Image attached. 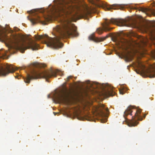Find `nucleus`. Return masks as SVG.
I'll return each mask as SVG.
<instances>
[{"instance_id": "1", "label": "nucleus", "mask_w": 155, "mask_h": 155, "mask_svg": "<svg viewBox=\"0 0 155 155\" xmlns=\"http://www.w3.org/2000/svg\"><path fill=\"white\" fill-rule=\"evenodd\" d=\"M54 34L55 36L52 38L47 35H35V39L37 40H42V42L46 45L48 47L58 49L62 48L63 44L60 39L66 37H77L78 33L77 28L70 23L68 19L61 21L60 25H57L54 28Z\"/></svg>"}, {"instance_id": "2", "label": "nucleus", "mask_w": 155, "mask_h": 155, "mask_svg": "<svg viewBox=\"0 0 155 155\" xmlns=\"http://www.w3.org/2000/svg\"><path fill=\"white\" fill-rule=\"evenodd\" d=\"M5 39L9 44V50L11 49H18L22 53H24L25 51L27 49H31L33 50H37L39 47L38 45L32 40L25 43L21 42L15 35H12L10 37H6Z\"/></svg>"}, {"instance_id": "3", "label": "nucleus", "mask_w": 155, "mask_h": 155, "mask_svg": "<svg viewBox=\"0 0 155 155\" xmlns=\"http://www.w3.org/2000/svg\"><path fill=\"white\" fill-rule=\"evenodd\" d=\"M59 74L61 76L63 75V74L61 72L58 71H55L51 69L49 71H45L41 72L34 71L32 75L28 74L26 78L24 79V81L26 83L29 84L30 80L33 79H36L39 78H43L46 79L47 81L48 78L52 77H56L57 74Z\"/></svg>"}, {"instance_id": "4", "label": "nucleus", "mask_w": 155, "mask_h": 155, "mask_svg": "<svg viewBox=\"0 0 155 155\" xmlns=\"http://www.w3.org/2000/svg\"><path fill=\"white\" fill-rule=\"evenodd\" d=\"M126 20L121 19L112 18L110 20L106 19L104 23L102 24L103 28H98L96 31L98 34H101L104 31L106 32L109 31L113 28L109 26L110 24H116L119 26H126Z\"/></svg>"}, {"instance_id": "5", "label": "nucleus", "mask_w": 155, "mask_h": 155, "mask_svg": "<svg viewBox=\"0 0 155 155\" xmlns=\"http://www.w3.org/2000/svg\"><path fill=\"white\" fill-rule=\"evenodd\" d=\"M74 7L71 4L65 3L63 5L60 9L61 11L64 13L67 18H73L74 14L72 13L74 11Z\"/></svg>"}, {"instance_id": "6", "label": "nucleus", "mask_w": 155, "mask_h": 155, "mask_svg": "<svg viewBox=\"0 0 155 155\" xmlns=\"http://www.w3.org/2000/svg\"><path fill=\"white\" fill-rule=\"evenodd\" d=\"M141 110L139 109L136 110L135 115L132 117V119L130 120L127 123L129 127L135 126L138 124L137 120L141 121L143 118L140 115Z\"/></svg>"}, {"instance_id": "7", "label": "nucleus", "mask_w": 155, "mask_h": 155, "mask_svg": "<svg viewBox=\"0 0 155 155\" xmlns=\"http://www.w3.org/2000/svg\"><path fill=\"white\" fill-rule=\"evenodd\" d=\"M16 69L12 65H7L0 67V76H6L10 73H13Z\"/></svg>"}, {"instance_id": "8", "label": "nucleus", "mask_w": 155, "mask_h": 155, "mask_svg": "<svg viewBox=\"0 0 155 155\" xmlns=\"http://www.w3.org/2000/svg\"><path fill=\"white\" fill-rule=\"evenodd\" d=\"M105 111L108 112V109L105 108L103 104H101L99 107H96L95 111L97 115L101 117H104L106 115Z\"/></svg>"}, {"instance_id": "9", "label": "nucleus", "mask_w": 155, "mask_h": 155, "mask_svg": "<svg viewBox=\"0 0 155 155\" xmlns=\"http://www.w3.org/2000/svg\"><path fill=\"white\" fill-rule=\"evenodd\" d=\"M145 72L150 78H154L155 77V64L151 65L145 71Z\"/></svg>"}, {"instance_id": "10", "label": "nucleus", "mask_w": 155, "mask_h": 155, "mask_svg": "<svg viewBox=\"0 0 155 155\" xmlns=\"http://www.w3.org/2000/svg\"><path fill=\"white\" fill-rule=\"evenodd\" d=\"M109 37L107 35L105 37L97 38H95L93 34L91 35L89 37V39L90 40H93L97 42H100L104 41Z\"/></svg>"}, {"instance_id": "11", "label": "nucleus", "mask_w": 155, "mask_h": 155, "mask_svg": "<svg viewBox=\"0 0 155 155\" xmlns=\"http://www.w3.org/2000/svg\"><path fill=\"white\" fill-rule=\"evenodd\" d=\"M103 95L105 97L108 96H113L115 94V92L113 90V89L110 86H109L107 90H104L103 92Z\"/></svg>"}, {"instance_id": "12", "label": "nucleus", "mask_w": 155, "mask_h": 155, "mask_svg": "<svg viewBox=\"0 0 155 155\" xmlns=\"http://www.w3.org/2000/svg\"><path fill=\"white\" fill-rule=\"evenodd\" d=\"M30 21L32 24L34 25L38 22H41L43 25H46V23L44 21H42L39 16L37 15L35 18H34L30 19Z\"/></svg>"}, {"instance_id": "13", "label": "nucleus", "mask_w": 155, "mask_h": 155, "mask_svg": "<svg viewBox=\"0 0 155 155\" xmlns=\"http://www.w3.org/2000/svg\"><path fill=\"white\" fill-rule=\"evenodd\" d=\"M57 100L59 102H64L66 100L65 96L62 94L59 95L57 97Z\"/></svg>"}, {"instance_id": "14", "label": "nucleus", "mask_w": 155, "mask_h": 155, "mask_svg": "<svg viewBox=\"0 0 155 155\" xmlns=\"http://www.w3.org/2000/svg\"><path fill=\"white\" fill-rule=\"evenodd\" d=\"M142 11L144 12H149L151 13V14L155 16V9H150L148 8H142Z\"/></svg>"}, {"instance_id": "15", "label": "nucleus", "mask_w": 155, "mask_h": 155, "mask_svg": "<svg viewBox=\"0 0 155 155\" xmlns=\"http://www.w3.org/2000/svg\"><path fill=\"white\" fill-rule=\"evenodd\" d=\"M132 111L131 110V109L130 108V107H128L124 112V116L125 118L126 119L125 116H127L128 114H130V115H132Z\"/></svg>"}, {"instance_id": "16", "label": "nucleus", "mask_w": 155, "mask_h": 155, "mask_svg": "<svg viewBox=\"0 0 155 155\" xmlns=\"http://www.w3.org/2000/svg\"><path fill=\"white\" fill-rule=\"evenodd\" d=\"M125 60L126 62L131 61L133 59V56L130 54H127L125 55Z\"/></svg>"}, {"instance_id": "17", "label": "nucleus", "mask_w": 155, "mask_h": 155, "mask_svg": "<svg viewBox=\"0 0 155 155\" xmlns=\"http://www.w3.org/2000/svg\"><path fill=\"white\" fill-rule=\"evenodd\" d=\"M121 7V5L120 4H114L112 5L109 8V10L110 9H119Z\"/></svg>"}, {"instance_id": "18", "label": "nucleus", "mask_w": 155, "mask_h": 155, "mask_svg": "<svg viewBox=\"0 0 155 155\" xmlns=\"http://www.w3.org/2000/svg\"><path fill=\"white\" fill-rule=\"evenodd\" d=\"M151 39L152 41H155V28L151 32Z\"/></svg>"}, {"instance_id": "19", "label": "nucleus", "mask_w": 155, "mask_h": 155, "mask_svg": "<svg viewBox=\"0 0 155 155\" xmlns=\"http://www.w3.org/2000/svg\"><path fill=\"white\" fill-rule=\"evenodd\" d=\"M127 42V41L125 39H121L120 40V43H119L120 45L121 46L124 45Z\"/></svg>"}, {"instance_id": "20", "label": "nucleus", "mask_w": 155, "mask_h": 155, "mask_svg": "<svg viewBox=\"0 0 155 155\" xmlns=\"http://www.w3.org/2000/svg\"><path fill=\"white\" fill-rule=\"evenodd\" d=\"M138 65L140 67H141V68H144V66L140 62H138Z\"/></svg>"}, {"instance_id": "21", "label": "nucleus", "mask_w": 155, "mask_h": 155, "mask_svg": "<svg viewBox=\"0 0 155 155\" xmlns=\"http://www.w3.org/2000/svg\"><path fill=\"white\" fill-rule=\"evenodd\" d=\"M1 55H2V56L4 57L6 55V54L5 53H0Z\"/></svg>"}, {"instance_id": "22", "label": "nucleus", "mask_w": 155, "mask_h": 155, "mask_svg": "<svg viewBox=\"0 0 155 155\" xmlns=\"http://www.w3.org/2000/svg\"><path fill=\"white\" fill-rule=\"evenodd\" d=\"M119 92L121 94H124L123 91L121 90H119Z\"/></svg>"}, {"instance_id": "23", "label": "nucleus", "mask_w": 155, "mask_h": 155, "mask_svg": "<svg viewBox=\"0 0 155 155\" xmlns=\"http://www.w3.org/2000/svg\"><path fill=\"white\" fill-rule=\"evenodd\" d=\"M72 78V76H70L68 77L67 78V81H68L71 78Z\"/></svg>"}, {"instance_id": "24", "label": "nucleus", "mask_w": 155, "mask_h": 155, "mask_svg": "<svg viewBox=\"0 0 155 155\" xmlns=\"http://www.w3.org/2000/svg\"><path fill=\"white\" fill-rule=\"evenodd\" d=\"M91 12L89 11H88V10H87V13H86V15H88V14H91Z\"/></svg>"}, {"instance_id": "25", "label": "nucleus", "mask_w": 155, "mask_h": 155, "mask_svg": "<svg viewBox=\"0 0 155 155\" xmlns=\"http://www.w3.org/2000/svg\"><path fill=\"white\" fill-rule=\"evenodd\" d=\"M36 11V10H35L34 11L31 10V11H30V12H31V13H33Z\"/></svg>"}, {"instance_id": "26", "label": "nucleus", "mask_w": 155, "mask_h": 155, "mask_svg": "<svg viewBox=\"0 0 155 155\" xmlns=\"http://www.w3.org/2000/svg\"><path fill=\"white\" fill-rule=\"evenodd\" d=\"M53 113L54 114V115H56V114H57V113H55V112H53Z\"/></svg>"}, {"instance_id": "27", "label": "nucleus", "mask_w": 155, "mask_h": 155, "mask_svg": "<svg viewBox=\"0 0 155 155\" xmlns=\"http://www.w3.org/2000/svg\"><path fill=\"white\" fill-rule=\"evenodd\" d=\"M146 114H145L144 115V116H143V117H144V118H145V117H146Z\"/></svg>"}]
</instances>
